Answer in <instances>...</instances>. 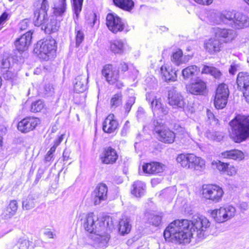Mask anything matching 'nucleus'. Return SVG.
Instances as JSON below:
<instances>
[{"instance_id":"obj_1","label":"nucleus","mask_w":249,"mask_h":249,"mask_svg":"<svg viewBox=\"0 0 249 249\" xmlns=\"http://www.w3.org/2000/svg\"><path fill=\"white\" fill-rule=\"evenodd\" d=\"M210 224L207 218L202 215L195 216L192 221L176 220L164 230V237L166 240L177 241L179 244L189 243L191 238L194 235L199 239H203Z\"/></svg>"},{"instance_id":"obj_2","label":"nucleus","mask_w":249,"mask_h":249,"mask_svg":"<svg viewBox=\"0 0 249 249\" xmlns=\"http://www.w3.org/2000/svg\"><path fill=\"white\" fill-rule=\"evenodd\" d=\"M82 224L86 231L91 233L89 238L92 239L95 245L103 248L107 245L110 236L105 232V223L93 213L82 214Z\"/></svg>"},{"instance_id":"obj_3","label":"nucleus","mask_w":249,"mask_h":249,"mask_svg":"<svg viewBox=\"0 0 249 249\" xmlns=\"http://www.w3.org/2000/svg\"><path fill=\"white\" fill-rule=\"evenodd\" d=\"M230 138L236 143L246 141L249 137V116L237 115L230 122Z\"/></svg>"},{"instance_id":"obj_4","label":"nucleus","mask_w":249,"mask_h":249,"mask_svg":"<svg viewBox=\"0 0 249 249\" xmlns=\"http://www.w3.org/2000/svg\"><path fill=\"white\" fill-rule=\"evenodd\" d=\"M56 41L52 37L38 41L34 49V52L39 58L48 60L55 52Z\"/></svg>"},{"instance_id":"obj_5","label":"nucleus","mask_w":249,"mask_h":249,"mask_svg":"<svg viewBox=\"0 0 249 249\" xmlns=\"http://www.w3.org/2000/svg\"><path fill=\"white\" fill-rule=\"evenodd\" d=\"M154 131L157 134L159 141L167 143H173L175 139V133L166 128L161 120H154L153 123Z\"/></svg>"},{"instance_id":"obj_6","label":"nucleus","mask_w":249,"mask_h":249,"mask_svg":"<svg viewBox=\"0 0 249 249\" xmlns=\"http://www.w3.org/2000/svg\"><path fill=\"white\" fill-rule=\"evenodd\" d=\"M202 194L205 199L214 203H218L221 201L224 191L219 186L216 184H208L203 186Z\"/></svg>"},{"instance_id":"obj_7","label":"nucleus","mask_w":249,"mask_h":249,"mask_svg":"<svg viewBox=\"0 0 249 249\" xmlns=\"http://www.w3.org/2000/svg\"><path fill=\"white\" fill-rule=\"evenodd\" d=\"M102 74L106 81L110 85L116 84L118 89L124 86L123 83L119 80V71L111 64H107L103 67Z\"/></svg>"},{"instance_id":"obj_8","label":"nucleus","mask_w":249,"mask_h":249,"mask_svg":"<svg viewBox=\"0 0 249 249\" xmlns=\"http://www.w3.org/2000/svg\"><path fill=\"white\" fill-rule=\"evenodd\" d=\"M235 213V208L231 205H227L212 211L211 215L216 222L222 223L233 217Z\"/></svg>"},{"instance_id":"obj_9","label":"nucleus","mask_w":249,"mask_h":249,"mask_svg":"<svg viewBox=\"0 0 249 249\" xmlns=\"http://www.w3.org/2000/svg\"><path fill=\"white\" fill-rule=\"evenodd\" d=\"M106 24L108 29L113 33L122 32L124 29L125 23L116 14H108L106 17Z\"/></svg>"},{"instance_id":"obj_10","label":"nucleus","mask_w":249,"mask_h":249,"mask_svg":"<svg viewBox=\"0 0 249 249\" xmlns=\"http://www.w3.org/2000/svg\"><path fill=\"white\" fill-rule=\"evenodd\" d=\"M40 123L39 118L28 117L21 120L18 124V129L22 133H28L34 130Z\"/></svg>"},{"instance_id":"obj_11","label":"nucleus","mask_w":249,"mask_h":249,"mask_svg":"<svg viewBox=\"0 0 249 249\" xmlns=\"http://www.w3.org/2000/svg\"><path fill=\"white\" fill-rule=\"evenodd\" d=\"M108 189L107 186L104 183H101L95 188L92 193V198L94 205L100 204L107 197Z\"/></svg>"},{"instance_id":"obj_12","label":"nucleus","mask_w":249,"mask_h":249,"mask_svg":"<svg viewBox=\"0 0 249 249\" xmlns=\"http://www.w3.org/2000/svg\"><path fill=\"white\" fill-rule=\"evenodd\" d=\"M214 36L218 38L223 43H228L235 38L236 33L232 29L217 28L214 29Z\"/></svg>"},{"instance_id":"obj_13","label":"nucleus","mask_w":249,"mask_h":249,"mask_svg":"<svg viewBox=\"0 0 249 249\" xmlns=\"http://www.w3.org/2000/svg\"><path fill=\"white\" fill-rule=\"evenodd\" d=\"M168 103L173 108L178 109L183 108L185 105L183 96L174 90L169 91Z\"/></svg>"},{"instance_id":"obj_14","label":"nucleus","mask_w":249,"mask_h":249,"mask_svg":"<svg viewBox=\"0 0 249 249\" xmlns=\"http://www.w3.org/2000/svg\"><path fill=\"white\" fill-rule=\"evenodd\" d=\"M224 47L222 42L218 38H211L205 42L204 47L206 50L211 54L219 52Z\"/></svg>"},{"instance_id":"obj_15","label":"nucleus","mask_w":249,"mask_h":249,"mask_svg":"<svg viewBox=\"0 0 249 249\" xmlns=\"http://www.w3.org/2000/svg\"><path fill=\"white\" fill-rule=\"evenodd\" d=\"M32 34L31 31L27 32L16 41L15 46L18 51L23 52L28 49L31 42Z\"/></svg>"},{"instance_id":"obj_16","label":"nucleus","mask_w":249,"mask_h":249,"mask_svg":"<svg viewBox=\"0 0 249 249\" xmlns=\"http://www.w3.org/2000/svg\"><path fill=\"white\" fill-rule=\"evenodd\" d=\"M206 84L201 79H197L187 87L189 92L195 95H203L206 91Z\"/></svg>"},{"instance_id":"obj_17","label":"nucleus","mask_w":249,"mask_h":249,"mask_svg":"<svg viewBox=\"0 0 249 249\" xmlns=\"http://www.w3.org/2000/svg\"><path fill=\"white\" fill-rule=\"evenodd\" d=\"M118 158L116 151L111 147H107L105 149L101 159L103 163L108 164L115 163Z\"/></svg>"},{"instance_id":"obj_18","label":"nucleus","mask_w":249,"mask_h":249,"mask_svg":"<svg viewBox=\"0 0 249 249\" xmlns=\"http://www.w3.org/2000/svg\"><path fill=\"white\" fill-rule=\"evenodd\" d=\"M118 126V123L115 119L113 114L107 116L103 123V130L107 133H112L115 132Z\"/></svg>"},{"instance_id":"obj_19","label":"nucleus","mask_w":249,"mask_h":249,"mask_svg":"<svg viewBox=\"0 0 249 249\" xmlns=\"http://www.w3.org/2000/svg\"><path fill=\"white\" fill-rule=\"evenodd\" d=\"M151 107L154 114L163 116L168 113V108L161 103L160 98L153 99L151 102Z\"/></svg>"},{"instance_id":"obj_20","label":"nucleus","mask_w":249,"mask_h":249,"mask_svg":"<svg viewBox=\"0 0 249 249\" xmlns=\"http://www.w3.org/2000/svg\"><path fill=\"white\" fill-rule=\"evenodd\" d=\"M162 79L166 82L175 81L177 80V71L171 66L163 65L160 68Z\"/></svg>"},{"instance_id":"obj_21","label":"nucleus","mask_w":249,"mask_h":249,"mask_svg":"<svg viewBox=\"0 0 249 249\" xmlns=\"http://www.w3.org/2000/svg\"><path fill=\"white\" fill-rule=\"evenodd\" d=\"M249 26V18L241 13L237 12L231 26L237 29H243Z\"/></svg>"},{"instance_id":"obj_22","label":"nucleus","mask_w":249,"mask_h":249,"mask_svg":"<svg viewBox=\"0 0 249 249\" xmlns=\"http://www.w3.org/2000/svg\"><path fill=\"white\" fill-rule=\"evenodd\" d=\"M165 166L160 163L153 162L144 164L142 166L143 171L149 174H157L163 172Z\"/></svg>"},{"instance_id":"obj_23","label":"nucleus","mask_w":249,"mask_h":249,"mask_svg":"<svg viewBox=\"0 0 249 249\" xmlns=\"http://www.w3.org/2000/svg\"><path fill=\"white\" fill-rule=\"evenodd\" d=\"M18 208V203L16 200H12L3 211L1 216L3 219L8 220L12 218L16 213Z\"/></svg>"},{"instance_id":"obj_24","label":"nucleus","mask_w":249,"mask_h":249,"mask_svg":"<svg viewBox=\"0 0 249 249\" xmlns=\"http://www.w3.org/2000/svg\"><path fill=\"white\" fill-rule=\"evenodd\" d=\"M191 58L189 55H183V53L180 49H177L171 55L172 62L177 66H179L186 63Z\"/></svg>"},{"instance_id":"obj_25","label":"nucleus","mask_w":249,"mask_h":249,"mask_svg":"<svg viewBox=\"0 0 249 249\" xmlns=\"http://www.w3.org/2000/svg\"><path fill=\"white\" fill-rule=\"evenodd\" d=\"M87 89V77L85 75L78 76L74 82V90L77 93L84 92Z\"/></svg>"},{"instance_id":"obj_26","label":"nucleus","mask_w":249,"mask_h":249,"mask_svg":"<svg viewBox=\"0 0 249 249\" xmlns=\"http://www.w3.org/2000/svg\"><path fill=\"white\" fill-rule=\"evenodd\" d=\"M238 88L243 91L249 88V74L247 72H239L236 80Z\"/></svg>"},{"instance_id":"obj_27","label":"nucleus","mask_w":249,"mask_h":249,"mask_svg":"<svg viewBox=\"0 0 249 249\" xmlns=\"http://www.w3.org/2000/svg\"><path fill=\"white\" fill-rule=\"evenodd\" d=\"M145 184L141 181H135L132 185L131 194L137 197H141L144 195Z\"/></svg>"},{"instance_id":"obj_28","label":"nucleus","mask_w":249,"mask_h":249,"mask_svg":"<svg viewBox=\"0 0 249 249\" xmlns=\"http://www.w3.org/2000/svg\"><path fill=\"white\" fill-rule=\"evenodd\" d=\"M221 157L226 159L240 160L244 159V155L241 151L233 149L222 152Z\"/></svg>"},{"instance_id":"obj_29","label":"nucleus","mask_w":249,"mask_h":249,"mask_svg":"<svg viewBox=\"0 0 249 249\" xmlns=\"http://www.w3.org/2000/svg\"><path fill=\"white\" fill-rule=\"evenodd\" d=\"M47 13L44 11H36L34 13V21L35 25L36 26H39L42 24H46L47 21Z\"/></svg>"},{"instance_id":"obj_30","label":"nucleus","mask_w":249,"mask_h":249,"mask_svg":"<svg viewBox=\"0 0 249 249\" xmlns=\"http://www.w3.org/2000/svg\"><path fill=\"white\" fill-rule=\"evenodd\" d=\"M124 43L122 40H114L110 42V49L114 53H122L124 51Z\"/></svg>"},{"instance_id":"obj_31","label":"nucleus","mask_w":249,"mask_h":249,"mask_svg":"<svg viewBox=\"0 0 249 249\" xmlns=\"http://www.w3.org/2000/svg\"><path fill=\"white\" fill-rule=\"evenodd\" d=\"M113 1L116 6L127 11H131L134 5L132 0H113Z\"/></svg>"},{"instance_id":"obj_32","label":"nucleus","mask_w":249,"mask_h":249,"mask_svg":"<svg viewBox=\"0 0 249 249\" xmlns=\"http://www.w3.org/2000/svg\"><path fill=\"white\" fill-rule=\"evenodd\" d=\"M131 229L130 219L127 218H123L119 222V231L121 234L124 235L128 233Z\"/></svg>"},{"instance_id":"obj_33","label":"nucleus","mask_w":249,"mask_h":249,"mask_svg":"<svg viewBox=\"0 0 249 249\" xmlns=\"http://www.w3.org/2000/svg\"><path fill=\"white\" fill-rule=\"evenodd\" d=\"M198 71L199 69L196 66L191 65L182 70V75L184 79H187L192 78L195 75Z\"/></svg>"},{"instance_id":"obj_34","label":"nucleus","mask_w":249,"mask_h":249,"mask_svg":"<svg viewBox=\"0 0 249 249\" xmlns=\"http://www.w3.org/2000/svg\"><path fill=\"white\" fill-rule=\"evenodd\" d=\"M236 15V13L234 11H224L220 14L219 18L223 22L228 23L229 21L231 26Z\"/></svg>"},{"instance_id":"obj_35","label":"nucleus","mask_w":249,"mask_h":249,"mask_svg":"<svg viewBox=\"0 0 249 249\" xmlns=\"http://www.w3.org/2000/svg\"><path fill=\"white\" fill-rule=\"evenodd\" d=\"M202 73L210 74L215 78L219 79L222 73L217 69L211 66H204L202 70Z\"/></svg>"},{"instance_id":"obj_36","label":"nucleus","mask_w":249,"mask_h":249,"mask_svg":"<svg viewBox=\"0 0 249 249\" xmlns=\"http://www.w3.org/2000/svg\"><path fill=\"white\" fill-rule=\"evenodd\" d=\"M58 0L59 3H55L53 8V13L55 16H61L66 8V0Z\"/></svg>"},{"instance_id":"obj_37","label":"nucleus","mask_w":249,"mask_h":249,"mask_svg":"<svg viewBox=\"0 0 249 249\" xmlns=\"http://www.w3.org/2000/svg\"><path fill=\"white\" fill-rule=\"evenodd\" d=\"M190 155V154L184 153L178 155L176 159L177 162L179 163L182 167L188 169Z\"/></svg>"},{"instance_id":"obj_38","label":"nucleus","mask_w":249,"mask_h":249,"mask_svg":"<svg viewBox=\"0 0 249 249\" xmlns=\"http://www.w3.org/2000/svg\"><path fill=\"white\" fill-rule=\"evenodd\" d=\"M228 97H221L218 95H215L214 104L217 109H222L227 105Z\"/></svg>"},{"instance_id":"obj_39","label":"nucleus","mask_w":249,"mask_h":249,"mask_svg":"<svg viewBox=\"0 0 249 249\" xmlns=\"http://www.w3.org/2000/svg\"><path fill=\"white\" fill-rule=\"evenodd\" d=\"M14 62V59L8 54L3 55V58L1 62L0 67L2 69H9Z\"/></svg>"},{"instance_id":"obj_40","label":"nucleus","mask_w":249,"mask_h":249,"mask_svg":"<svg viewBox=\"0 0 249 249\" xmlns=\"http://www.w3.org/2000/svg\"><path fill=\"white\" fill-rule=\"evenodd\" d=\"M215 94L221 97H229V90L228 86L225 84H219L216 90Z\"/></svg>"},{"instance_id":"obj_41","label":"nucleus","mask_w":249,"mask_h":249,"mask_svg":"<svg viewBox=\"0 0 249 249\" xmlns=\"http://www.w3.org/2000/svg\"><path fill=\"white\" fill-rule=\"evenodd\" d=\"M46 29L51 32H55L59 27V22H58L54 17L51 19L49 23H46Z\"/></svg>"},{"instance_id":"obj_42","label":"nucleus","mask_w":249,"mask_h":249,"mask_svg":"<svg viewBox=\"0 0 249 249\" xmlns=\"http://www.w3.org/2000/svg\"><path fill=\"white\" fill-rule=\"evenodd\" d=\"M83 0H72V6L74 14V18L78 19L79 14L81 11Z\"/></svg>"},{"instance_id":"obj_43","label":"nucleus","mask_w":249,"mask_h":249,"mask_svg":"<svg viewBox=\"0 0 249 249\" xmlns=\"http://www.w3.org/2000/svg\"><path fill=\"white\" fill-rule=\"evenodd\" d=\"M123 96L121 92L114 94L110 100L111 107L116 108L120 106L122 103Z\"/></svg>"},{"instance_id":"obj_44","label":"nucleus","mask_w":249,"mask_h":249,"mask_svg":"<svg viewBox=\"0 0 249 249\" xmlns=\"http://www.w3.org/2000/svg\"><path fill=\"white\" fill-rule=\"evenodd\" d=\"M45 107L44 102L40 100H37L33 102L31 106V111L33 112L41 111Z\"/></svg>"},{"instance_id":"obj_45","label":"nucleus","mask_w":249,"mask_h":249,"mask_svg":"<svg viewBox=\"0 0 249 249\" xmlns=\"http://www.w3.org/2000/svg\"><path fill=\"white\" fill-rule=\"evenodd\" d=\"M75 33L76 34L75 45L78 47L84 39V34L78 26L75 28Z\"/></svg>"},{"instance_id":"obj_46","label":"nucleus","mask_w":249,"mask_h":249,"mask_svg":"<svg viewBox=\"0 0 249 249\" xmlns=\"http://www.w3.org/2000/svg\"><path fill=\"white\" fill-rule=\"evenodd\" d=\"M205 136L210 139L214 140L216 141H221L223 136L220 133L217 132H211L210 131H207L206 132Z\"/></svg>"},{"instance_id":"obj_47","label":"nucleus","mask_w":249,"mask_h":249,"mask_svg":"<svg viewBox=\"0 0 249 249\" xmlns=\"http://www.w3.org/2000/svg\"><path fill=\"white\" fill-rule=\"evenodd\" d=\"M23 208L26 210H29L33 209L35 206L34 200L31 197H28L22 202Z\"/></svg>"},{"instance_id":"obj_48","label":"nucleus","mask_w":249,"mask_h":249,"mask_svg":"<svg viewBox=\"0 0 249 249\" xmlns=\"http://www.w3.org/2000/svg\"><path fill=\"white\" fill-rule=\"evenodd\" d=\"M161 216L157 214H151L149 218V222L150 223L155 226H158L161 221Z\"/></svg>"},{"instance_id":"obj_49","label":"nucleus","mask_w":249,"mask_h":249,"mask_svg":"<svg viewBox=\"0 0 249 249\" xmlns=\"http://www.w3.org/2000/svg\"><path fill=\"white\" fill-rule=\"evenodd\" d=\"M213 165H215L216 168L220 171L225 172L228 167V163L222 162L219 160L213 161L212 162Z\"/></svg>"},{"instance_id":"obj_50","label":"nucleus","mask_w":249,"mask_h":249,"mask_svg":"<svg viewBox=\"0 0 249 249\" xmlns=\"http://www.w3.org/2000/svg\"><path fill=\"white\" fill-rule=\"evenodd\" d=\"M189 161V165L188 169H193L194 167L195 164H196V161H198V162L200 160L199 157L196 156L194 154H190V158Z\"/></svg>"},{"instance_id":"obj_51","label":"nucleus","mask_w":249,"mask_h":249,"mask_svg":"<svg viewBox=\"0 0 249 249\" xmlns=\"http://www.w3.org/2000/svg\"><path fill=\"white\" fill-rule=\"evenodd\" d=\"M135 97L134 96L130 97L127 100L126 103L124 106V109H125V112L127 113H128L129 112L132 106L135 103Z\"/></svg>"},{"instance_id":"obj_52","label":"nucleus","mask_w":249,"mask_h":249,"mask_svg":"<svg viewBox=\"0 0 249 249\" xmlns=\"http://www.w3.org/2000/svg\"><path fill=\"white\" fill-rule=\"evenodd\" d=\"M200 160H198L199 162L196 161L193 170H202L205 168V160L199 157Z\"/></svg>"},{"instance_id":"obj_53","label":"nucleus","mask_w":249,"mask_h":249,"mask_svg":"<svg viewBox=\"0 0 249 249\" xmlns=\"http://www.w3.org/2000/svg\"><path fill=\"white\" fill-rule=\"evenodd\" d=\"M30 245L29 241L26 239H20L18 241L19 249H28Z\"/></svg>"},{"instance_id":"obj_54","label":"nucleus","mask_w":249,"mask_h":249,"mask_svg":"<svg viewBox=\"0 0 249 249\" xmlns=\"http://www.w3.org/2000/svg\"><path fill=\"white\" fill-rule=\"evenodd\" d=\"M54 89L53 86L50 84H47L44 86V94L47 96H52L54 92Z\"/></svg>"},{"instance_id":"obj_55","label":"nucleus","mask_w":249,"mask_h":249,"mask_svg":"<svg viewBox=\"0 0 249 249\" xmlns=\"http://www.w3.org/2000/svg\"><path fill=\"white\" fill-rule=\"evenodd\" d=\"M3 76L5 79L12 80L16 76V73L9 69L8 70H6L5 72H3Z\"/></svg>"},{"instance_id":"obj_56","label":"nucleus","mask_w":249,"mask_h":249,"mask_svg":"<svg viewBox=\"0 0 249 249\" xmlns=\"http://www.w3.org/2000/svg\"><path fill=\"white\" fill-rule=\"evenodd\" d=\"M225 172H226L228 175L232 176L235 175L236 174L237 171L235 167L232 165H230L229 164H228V167L226 169Z\"/></svg>"},{"instance_id":"obj_57","label":"nucleus","mask_w":249,"mask_h":249,"mask_svg":"<svg viewBox=\"0 0 249 249\" xmlns=\"http://www.w3.org/2000/svg\"><path fill=\"white\" fill-rule=\"evenodd\" d=\"M49 9V4L47 0H43L41 4V7L39 9L36 10V11H44L47 13V10Z\"/></svg>"},{"instance_id":"obj_58","label":"nucleus","mask_w":249,"mask_h":249,"mask_svg":"<svg viewBox=\"0 0 249 249\" xmlns=\"http://www.w3.org/2000/svg\"><path fill=\"white\" fill-rule=\"evenodd\" d=\"M174 128L179 135H183L185 132V128L178 124H175Z\"/></svg>"},{"instance_id":"obj_59","label":"nucleus","mask_w":249,"mask_h":249,"mask_svg":"<svg viewBox=\"0 0 249 249\" xmlns=\"http://www.w3.org/2000/svg\"><path fill=\"white\" fill-rule=\"evenodd\" d=\"M239 66L238 64L232 63L229 70V73L231 74H234L238 70Z\"/></svg>"},{"instance_id":"obj_60","label":"nucleus","mask_w":249,"mask_h":249,"mask_svg":"<svg viewBox=\"0 0 249 249\" xmlns=\"http://www.w3.org/2000/svg\"><path fill=\"white\" fill-rule=\"evenodd\" d=\"M129 122L128 121H126L122 130L121 133L122 135H125L126 134L129 128Z\"/></svg>"},{"instance_id":"obj_61","label":"nucleus","mask_w":249,"mask_h":249,"mask_svg":"<svg viewBox=\"0 0 249 249\" xmlns=\"http://www.w3.org/2000/svg\"><path fill=\"white\" fill-rule=\"evenodd\" d=\"M8 17V14L6 13H3L0 17V29L1 28V26L3 24L4 22L6 20Z\"/></svg>"},{"instance_id":"obj_62","label":"nucleus","mask_w":249,"mask_h":249,"mask_svg":"<svg viewBox=\"0 0 249 249\" xmlns=\"http://www.w3.org/2000/svg\"><path fill=\"white\" fill-rule=\"evenodd\" d=\"M196 2L203 4V5H209L212 3L213 0H194Z\"/></svg>"},{"instance_id":"obj_63","label":"nucleus","mask_w":249,"mask_h":249,"mask_svg":"<svg viewBox=\"0 0 249 249\" xmlns=\"http://www.w3.org/2000/svg\"><path fill=\"white\" fill-rule=\"evenodd\" d=\"M119 69L122 71L125 72L128 70V65L125 62H121L120 67H119Z\"/></svg>"},{"instance_id":"obj_64","label":"nucleus","mask_w":249,"mask_h":249,"mask_svg":"<svg viewBox=\"0 0 249 249\" xmlns=\"http://www.w3.org/2000/svg\"><path fill=\"white\" fill-rule=\"evenodd\" d=\"M45 160L46 162H50L53 160V154H49V153L47 152L45 157Z\"/></svg>"}]
</instances>
